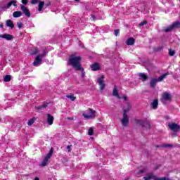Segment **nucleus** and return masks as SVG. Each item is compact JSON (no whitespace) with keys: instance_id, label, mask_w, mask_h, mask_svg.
<instances>
[{"instance_id":"nucleus-35","label":"nucleus","mask_w":180,"mask_h":180,"mask_svg":"<svg viewBox=\"0 0 180 180\" xmlns=\"http://www.w3.org/2000/svg\"><path fill=\"white\" fill-rule=\"evenodd\" d=\"M144 25H147V21H143L142 22L139 23V26H144Z\"/></svg>"},{"instance_id":"nucleus-11","label":"nucleus","mask_w":180,"mask_h":180,"mask_svg":"<svg viewBox=\"0 0 180 180\" xmlns=\"http://www.w3.org/2000/svg\"><path fill=\"white\" fill-rule=\"evenodd\" d=\"M103 79H105V76L102 75L97 80V82H98V85L100 86L101 91H103V89H105V84L103 82Z\"/></svg>"},{"instance_id":"nucleus-28","label":"nucleus","mask_w":180,"mask_h":180,"mask_svg":"<svg viewBox=\"0 0 180 180\" xmlns=\"http://www.w3.org/2000/svg\"><path fill=\"white\" fill-rule=\"evenodd\" d=\"M36 120V118H32L28 121V126H32L34 123V121Z\"/></svg>"},{"instance_id":"nucleus-25","label":"nucleus","mask_w":180,"mask_h":180,"mask_svg":"<svg viewBox=\"0 0 180 180\" xmlns=\"http://www.w3.org/2000/svg\"><path fill=\"white\" fill-rule=\"evenodd\" d=\"M43 6H44V1H39L38 8L39 12H41Z\"/></svg>"},{"instance_id":"nucleus-29","label":"nucleus","mask_w":180,"mask_h":180,"mask_svg":"<svg viewBox=\"0 0 180 180\" xmlns=\"http://www.w3.org/2000/svg\"><path fill=\"white\" fill-rule=\"evenodd\" d=\"M169 56H170V57H173V56H175V51L172 49H169Z\"/></svg>"},{"instance_id":"nucleus-44","label":"nucleus","mask_w":180,"mask_h":180,"mask_svg":"<svg viewBox=\"0 0 180 180\" xmlns=\"http://www.w3.org/2000/svg\"><path fill=\"white\" fill-rule=\"evenodd\" d=\"M0 27H4V25L2 24H1Z\"/></svg>"},{"instance_id":"nucleus-26","label":"nucleus","mask_w":180,"mask_h":180,"mask_svg":"<svg viewBox=\"0 0 180 180\" xmlns=\"http://www.w3.org/2000/svg\"><path fill=\"white\" fill-rule=\"evenodd\" d=\"M66 98H68V99H70V101H72V102H74V101L77 99V97H75L74 94L67 95Z\"/></svg>"},{"instance_id":"nucleus-21","label":"nucleus","mask_w":180,"mask_h":180,"mask_svg":"<svg viewBox=\"0 0 180 180\" xmlns=\"http://www.w3.org/2000/svg\"><path fill=\"white\" fill-rule=\"evenodd\" d=\"M91 68L92 71H98V70H99V64L94 63L93 65H91Z\"/></svg>"},{"instance_id":"nucleus-12","label":"nucleus","mask_w":180,"mask_h":180,"mask_svg":"<svg viewBox=\"0 0 180 180\" xmlns=\"http://www.w3.org/2000/svg\"><path fill=\"white\" fill-rule=\"evenodd\" d=\"M161 101L162 103H166L167 101H171V94L168 93H164L161 98Z\"/></svg>"},{"instance_id":"nucleus-27","label":"nucleus","mask_w":180,"mask_h":180,"mask_svg":"<svg viewBox=\"0 0 180 180\" xmlns=\"http://www.w3.org/2000/svg\"><path fill=\"white\" fill-rule=\"evenodd\" d=\"M146 171H147L146 169H143L139 171V172L137 173L136 176H138V178H140V176H141V174H144V172H146Z\"/></svg>"},{"instance_id":"nucleus-36","label":"nucleus","mask_w":180,"mask_h":180,"mask_svg":"<svg viewBox=\"0 0 180 180\" xmlns=\"http://www.w3.org/2000/svg\"><path fill=\"white\" fill-rule=\"evenodd\" d=\"M17 26H18V27H19V29H21L22 28V22H18L17 23Z\"/></svg>"},{"instance_id":"nucleus-18","label":"nucleus","mask_w":180,"mask_h":180,"mask_svg":"<svg viewBox=\"0 0 180 180\" xmlns=\"http://www.w3.org/2000/svg\"><path fill=\"white\" fill-rule=\"evenodd\" d=\"M47 106H49V103H44V104L42 105L37 106L36 109H37L38 110H41L42 109H46V108H47Z\"/></svg>"},{"instance_id":"nucleus-34","label":"nucleus","mask_w":180,"mask_h":180,"mask_svg":"<svg viewBox=\"0 0 180 180\" xmlns=\"http://www.w3.org/2000/svg\"><path fill=\"white\" fill-rule=\"evenodd\" d=\"M37 2H39V0H32L31 1V4H32V5H36V4H37Z\"/></svg>"},{"instance_id":"nucleus-2","label":"nucleus","mask_w":180,"mask_h":180,"mask_svg":"<svg viewBox=\"0 0 180 180\" xmlns=\"http://www.w3.org/2000/svg\"><path fill=\"white\" fill-rule=\"evenodd\" d=\"M127 108H123L124 114H123V117L121 120V123L124 127H126V126L129 124V115H127V112H129V110H130V109H131V105H130V103H127Z\"/></svg>"},{"instance_id":"nucleus-5","label":"nucleus","mask_w":180,"mask_h":180,"mask_svg":"<svg viewBox=\"0 0 180 180\" xmlns=\"http://www.w3.org/2000/svg\"><path fill=\"white\" fill-rule=\"evenodd\" d=\"M167 75H169V72L164 73L157 79H152L150 82V86L152 88H154V86H155V84H157L158 82H161V81H162V79H164V78H165Z\"/></svg>"},{"instance_id":"nucleus-17","label":"nucleus","mask_w":180,"mask_h":180,"mask_svg":"<svg viewBox=\"0 0 180 180\" xmlns=\"http://www.w3.org/2000/svg\"><path fill=\"white\" fill-rule=\"evenodd\" d=\"M126 44L127 46H133V44H134V39L133 37H130L129 38L127 41H126Z\"/></svg>"},{"instance_id":"nucleus-39","label":"nucleus","mask_w":180,"mask_h":180,"mask_svg":"<svg viewBox=\"0 0 180 180\" xmlns=\"http://www.w3.org/2000/svg\"><path fill=\"white\" fill-rule=\"evenodd\" d=\"M122 99H123L124 101H127V96H122Z\"/></svg>"},{"instance_id":"nucleus-22","label":"nucleus","mask_w":180,"mask_h":180,"mask_svg":"<svg viewBox=\"0 0 180 180\" xmlns=\"http://www.w3.org/2000/svg\"><path fill=\"white\" fill-rule=\"evenodd\" d=\"M151 106L153 108V109H157V108H158V100L155 99L153 100Z\"/></svg>"},{"instance_id":"nucleus-40","label":"nucleus","mask_w":180,"mask_h":180,"mask_svg":"<svg viewBox=\"0 0 180 180\" xmlns=\"http://www.w3.org/2000/svg\"><path fill=\"white\" fill-rule=\"evenodd\" d=\"M67 149L68 150V151H71V146H68Z\"/></svg>"},{"instance_id":"nucleus-23","label":"nucleus","mask_w":180,"mask_h":180,"mask_svg":"<svg viewBox=\"0 0 180 180\" xmlns=\"http://www.w3.org/2000/svg\"><path fill=\"white\" fill-rule=\"evenodd\" d=\"M6 26H8V27H11V29H13V27H15V25H13V22H12V20H8L6 21Z\"/></svg>"},{"instance_id":"nucleus-3","label":"nucleus","mask_w":180,"mask_h":180,"mask_svg":"<svg viewBox=\"0 0 180 180\" xmlns=\"http://www.w3.org/2000/svg\"><path fill=\"white\" fill-rule=\"evenodd\" d=\"M83 117L86 120H92V119L96 117V111L89 108L83 112Z\"/></svg>"},{"instance_id":"nucleus-4","label":"nucleus","mask_w":180,"mask_h":180,"mask_svg":"<svg viewBox=\"0 0 180 180\" xmlns=\"http://www.w3.org/2000/svg\"><path fill=\"white\" fill-rule=\"evenodd\" d=\"M46 51H43L42 53L40 55H37L33 62L34 67H39V65H41L43 63V58L46 57Z\"/></svg>"},{"instance_id":"nucleus-43","label":"nucleus","mask_w":180,"mask_h":180,"mask_svg":"<svg viewBox=\"0 0 180 180\" xmlns=\"http://www.w3.org/2000/svg\"><path fill=\"white\" fill-rule=\"evenodd\" d=\"M91 18H94V20H95V15H91Z\"/></svg>"},{"instance_id":"nucleus-24","label":"nucleus","mask_w":180,"mask_h":180,"mask_svg":"<svg viewBox=\"0 0 180 180\" xmlns=\"http://www.w3.org/2000/svg\"><path fill=\"white\" fill-rule=\"evenodd\" d=\"M20 16H22V11H15L13 13V18H20Z\"/></svg>"},{"instance_id":"nucleus-1","label":"nucleus","mask_w":180,"mask_h":180,"mask_svg":"<svg viewBox=\"0 0 180 180\" xmlns=\"http://www.w3.org/2000/svg\"><path fill=\"white\" fill-rule=\"evenodd\" d=\"M81 57L79 56H70L69 59V63L72 65L77 70V71H79L82 70V77H85V73H84V69L81 68Z\"/></svg>"},{"instance_id":"nucleus-14","label":"nucleus","mask_w":180,"mask_h":180,"mask_svg":"<svg viewBox=\"0 0 180 180\" xmlns=\"http://www.w3.org/2000/svg\"><path fill=\"white\" fill-rule=\"evenodd\" d=\"M20 9L25 16H27V18H30V11H29L26 6L21 4Z\"/></svg>"},{"instance_id":"nucleus-20","label":"nucleus","mask_w":180,"mask_h":180,"mask_svg":"<svg viewBox=\"0 0 180 180\" xmlns=\"http://www.w3.org/2000/svg\"><path fill=\"white\" fill-rule=\"evenodd\" d=\"M12 5H13V6H18L16 1H12L8 3L7 6L6 7V9H9L12 6Z\"/></svg>"},{"instance_id":"nucleus-32","label":"nucleus","mask_w":180,"mask_h":180,"mask_svg":"<svg viewBox=\"0 0 180 180\" xmlns=\"http://www.w3.org/2000/svg\"><path fill=\"white\" fill-rule=\"evenodd\" d=\"M88 133H89V136H94V129L92 128L89 129Z\"/></svg>"},{"instance_id":"nucleus-41","label":"nucleus","mask_w":180,"mask_h":180,"mask_svg":"<svg viewBox=\"0 0 180 180\" xmlns=\"http://www.w3.org/2000/svg\"><path fill=\"white\" fill-rule=\"evenodd\" d=\"M68 120H74V117H68Z\"/></svg>"},{"instance_id":"nucleus-47","label":"nucleus","mask_w":180,"mask_h":180,"mask_svg":"<svg viewBox=\"0 0 180 180\" xmlns=\"http://www.w3.org/2000/svg\"><path fill=\"white\" fill-rule=\"evenodd\" d=\"M11 101H8V103H11Z\"/></svg>"},{"instance_id":"nucleus-16","label":"nucleus","mask_w":180,"mask_h":180,"mask_svg":"<svg viewBox=\"0 0 180 180\" xmlns=\"http://www.w3.org/2000/svg\"><path fill=\"white\" fill-rule=\"evenodd\" d=\"M112 95L114 96H116L118 99H122V97L119 96V93L117 92V89L116 88V86H115L113 91H112Z\"/></svg>"},{"instance_id":"nucleus-38","label":"nucleus","mask_w":180,"mask_h":180,"mask_svg":"<svg viewBox=\"0 0 180 180\" xmlns=\"http://www.w3.org/2000/svg\"><path fill=\"white\" fill-rule=\"evenodd\" d=\"M21 2L23 5H27V0H22Z\"/></svg>"},{"instance_id":"nucleus-33","label":"nucleus","mask_w":180,"mask_h":180,"mask_svg":"<svg viewBox=\"0 0 180 180\" xmlns=\"http://www.w3.org/2000/svg\"><path fill=\"white\" fill-rule=\"evenodd\" d=\"M163 147L165 148H169V147H173V145L172 144H166V145H164Z\"/></svg>"},{"instance_id":"nucleus-30","label":"nucleus","mask_w":180,"mask_h":180,"mask_svg":"<svg viewBox=\"0 0 180 180\" xmlns=\"http://www.w3.org/2000/svg\"><path fill=\"white\" fill-rule=\"evenodd\" d=\"M4 81L5 82H9L11 81V75H6L4 77Z\"/></svg>"},{"instance_id":"nucleus-19","label":"nucleus","mask_w":180,"mask_h":180,"mask_svg":"<svg viewBox=\"0 0 180 180\" xmlns=\"http://www.w3.org/2000/svg\"><path fill=\"white\" fill-rule=\"evenodd\" d=\"M139 77L141 78V79H142V81H146L148 78V76H147L146 73H140Z\"/></svg>"},{"instance_id":"nucleus-37","label":"nucleus","mask_w":180,"mask_h":180,"mask_svg":"<svg viewBox=\"0 0 180 180\" xmlns=\"http://www.w3.org/2000/svg\"><path fill=\"white\" fill-rule=\"evenodd\" d=\"M120 30H115L114 31V34L115 36H117V34H119Z\"/></svg>"},{"instance_id":"nucleus-42","label":"nucleus","mask_w":180,"mask_h":180,"mask_svg":"<svg viewBox=\"0 0 180 180\" xmlns=\"http://www.w3.org/2000/svg\"><path fill=\"white\" fill-rule=\"evenodd\" d=\"M172 137H176V133H173V134H172Z\"/></svg>"},{"instance_id":"nucleus-13","label":"nucleus","mask_w":180,"mask_h":180,"mask_svg":"<svg viewBox=\"0 0 180 180\" xmlns=\"http://www.w3.org/2000/svg\"><path fill=\"white\" fill-rule=\"evenodd\" d=\"M46 123L49 126H52L54 123V117L51 114H46Z\"/></svg>"},{"instance_id":"nucleus-10","label":"nucleus","mask_w":180,"mask_h":180,"mask_svg":"<svg viewBox=\"0 0 180 180\" xmlns=\"http://www.w3.org/2000/svg\"><path fill=\"white\" fill-rule=\"evenodd\" d=\"M174 27H180V22L178 21L174 22L172 25L165 28V32H166V33H168L169 32H171V30H172Z\"/></svg>"},{"instance_id":"nucleus-9","label":"nucleus","mask_w":180,"mask_h":180,"mask_svg":"<svg viewBox=\"0 0 180 180\" xmlns=\"http://www.w3.org/2000/svg\"><path fill=\"white\" fill-rule=\"evenodd\" d=\"M169 129L172 130V131H174V133L178 132L179 130H180L179 124L176 123H169L168 124Z\"/></svg>"},{"instance_id":"nucleus-15","label":"nucleus","mask_w":180,"mask_h":180,"mask_svg":"<svg viewBox=\"0 0 180 180\" xmlns=\"http://www.w3.org/2000/svg\"><path fill=\"white\" fill-rule=\"evenodd\" d=\"M1 39H5L6 40H12L13 39V37L9 34H1L0 35Z\"/></svg>"},{"instance_id":"nucleus-7","label":"nucleus","mask_w":180,"mask_h":180,"mask_svg":"<svg viewBox=\"0 0 180 180\" xmlns=\"http://www.w3.org/2000/svg\"><path fill=\"white\" fill-rule=\"evenodd\" d=\"M135 122L137 124H140L141 127H145L146 129H150V127H151L148 120L143 121L141 120H136Z\"/></svg>"},{"instance_id":"nucleus-31","label":"nucleus","mask_w":180,"mask_h":180,"mask_svg":"<svg viewBox=\"0 0 180 180\" xmlns=\"http://www.w3.org/2000/svg\"><path fill=\"white\" fill-rule=\"evenodd\" d=\"M37 53H39V50L37 49V48H34L32 50V54H37Z\"/></svg>"},{"instance_id":"nucleus-6","label":"nucleus","mask_w":180,"mask_h":180,"mask_svg":"<svg viewBox=\"0 0 180 180\" xmlns=\"http://www.w3.org/2000/svg\"><path fill=\"white\" fill-rule=\"evenodd\" d=\"M169 180V179L167 177H161V178H157L155 175H154L153 173H148L146 174V176L143 177V180Z\"/></svg>"},{"instance_id":"nucleus-46","label":"nucleus","mask_w":180,"mask_h":180,"mask_svg":"<svg viewBox=\"0 0 180 180\" xmlns=\"http://www.w3.org/2000/svg\"><path fill=\"white\" fill-rule=\"evenodd\" d=\"M75 2H79V0H75Z\"/></svg>"},{"instance_id":"nucleus-45","label":"nucleus","mask_w":180,"mask_h":180,"mask_svg":"<svg viewBox=\"0 0 180 180\" xmlns=\"http://www.w3.org/2000/svg\"><path fill=\"white\" fill-rule=\"evenodd\" d=\"M34 180H39V178L36 177Z\"/></svg>"},{"instance_id":"nucleus-8","label":"nucleus","mask_w":180,"mask_h":180,"mask_svg":"<svg viewBox=\"0 0 180 180\" xmlns=\"http://www.w3.org/2000/svg\"><path fill=\"white\" fill-rule=\"evenodd\" d=\"M51 155H53V148L50 150L49 153L45 156L44 160L40 165V167H46V165H47V162H49V160H50V158H51Z\"/></svg>"}]
</instances>
